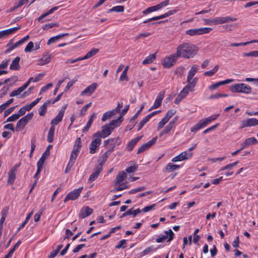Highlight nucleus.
Listing matches in <instances>:
<instances>
[{
    "instance_id": "nucleus-57",
    "label": "nucleus",
    "mask_w": 258,
    "mask_h": 258,
    "mask_svg": "<svg viewBox=\"0 0 258 258\" xmlns=\"http://www.w3.org/2000/svg\"><path fill=\"white\" fill-rule=\"evenodd\" d=\"M19 117V115H18L17 113H15L10 117H8L6 122L14 121L18 119Z\"/></svg>"
},
{
    "instance_id": "nucleus-13",
    "label": "nucleus",
    "mask_w": 258,
    "mask_h": 258,
    "mask_svg": "<svg viewBox=\"0 0 258 258\" xmlns=\"http://www.w3.org/2000/svg\"><path fill=\"white\" fill-rule=\"evenodd\" d=\"M82 189L83 187H81L78 189H75L72 191L69 192L64 199V202H66L69 200H75L77 199L80 196Z\"/></svg>"
},
{
    "instance_id": "nucleus-49",
    "label": "nucleus",
    "mask_w": 258,
    "mask_h": 258,
    "mask_svg": "<svg viewBox=\"0 0 258 258\" xmlns=\"http://www.w3.org/2000/svg\"><path fill=\"white\" fill-rule=\"evenodd\" d=\"M257 42V40H253L251 41H247L245 42H241V43H232L230 44L231 46H245L248 44L251 43L252 42Z\"/></svg>"
},
{
    "instance_id": "nucleus-9",
    "label": "nucleus",
    "mask_w": 258,
    "mask_h": 258,
    "mask_svg": "<svg viewBox=\"0 0 258 258\" xmlns=\"http://www.w3.org/2000/svg\"><path fill=\"white\" fill-rule=\"evenodd\" d=\"M114 130V127H110L109 125L106 124L102 126V130L97 132L95 134V136H98L100 139L101 138H105L109 136Z\"/></svg>"
},
{
    "instance_id": "nucleus-50",
    "label": "nucleus",
    "mask_w": 258,
    "mask_h": 258,
    "mask_svg": "<svg viewBox=\"0 0 258 258\" xmlns=\"http://www.w3.org/2000/svg\"><path fill=\"white\" fill-rule=\"evenodd\" d=\"M124 8L123 6H117L113 7L111 9L109 10V12H123Z\"/></svg>"
},
{
    "instance_id": "nucleus-46",
    "label": "nucleus",
    "mask_w": 258,
    "mask_h": 258,
    "mask_svg": "<svg viewBox=\"0 0 258 258\" xmlns=\"http://www.w3.org/2000/svg\"><path fill=\"white\" fill-rule=\"evenodd\" d=\"M177 11L178 10L176 9H174V10H173L171 11H169L165 13V14H164L162 15L159 16V19H161L165 18H167L171 15H174L177 12Z\"/></svg>"
},
{
    "instance_id": "nucleus-6",
    "label": "nucleus",
    "mask_w": 258,
    "mask_h": 258,
    "mask_svg": "<svg viewBox=\"0 0 258 258\" xmlns=\"http://www.w3.org/2000/svg\"><path fill=\"white\" fill-rule=\"evenodd\" d=\"M230 90L234 93L238 92L245 94H249L251 91L250 86L243 83L233 84L230 87Z\"/></svg>"
},
{
    "instance_id": "nucleus-41",
    "label": "nucleus",
    "mask_w": 258,
    "mask_h": 258,
    "mask_svg": "<svg viewBox=\"0 0 258 258\" xmlns=\"http://www.w3.org/2000/svg\"><path fill=\"white\" fill-rule=\"evenodd\" d=\"M115 115L114 112L113 110L107 111L103 114L102 117V121H105L108 119L110 118L111 116Z\"/></svg>"
},
{
    "instance_id": "nucleus-48",
    "label": "nucleus",
    "mask_w": 258,
    "mask_h": 258,
    "mask_svg": "<svg viewBox=\"0 0 258 258\" xmlns=\"http://www.w3.org/2000/svg\"><path fill=\"white\" fill-rule=\"evenodd\" d=\"M75 158H72L71 157L70 158V161L67 166L66 169L65 170V173H68L71 169L72 167L74 165L76 161Z\"/></svg>"
},
{
    "instance_id": "nucleus-4",
    "label": "nucleus",
    "mask_w": 258,
    "mask_h": 258,
    "mask_svg": "<svg viewBox=\"0 0 258 258\" xmlns=\"http://www.w3.org/2000/svg\"><path fill=\"white\" fill-rule=\"evenodd\" d=\"M219 116V114H216L212 115L207 118H204L203 119L200 120L197 124H196L195 126L191 127L190 131L192 132H195L201 128L205 127L208 124H209L213 120H215L217 119V118Z\"/></svg>"
},
{
    "instance_id": "nucleus-64",
    "label": "nucleus",
    "mask_w": 258,
    "mask_h": 258,
    "mask_svg": "<svg viewBox=\"0 0 258 258\" xmlns=\"http://www.w3.org/2000/svg\"><path fill=\"white\" fill-rule=\"evenodd\" d=\"M125 243H126V240H124V239L122 240L119 242L118 245H117L115 246V247L116 248H124L125 247L124 245L125 244Z\"/></svg>"
},
{
    "instance_id": "nucleus-11",
    "label": "nucleus",
    "mask_w": 258,
    "mask_h": 258,
    "mask_svg": "<svg viewBox=\"0 0 258 258\" xmlns=\"http://www.w3.org/2000/svg\"><path fill=\"white\" fill-rule=\"evenodd\" d=\"M101 140L98 136H95V134L93 135V140H92L90 147V153L94 154L96 152V149L99 147L101 144Z\"/></svg>"
},
{
    "instance_id": "nucleus-30",
    "label": "nucleus",
    "mask_w": 258,
    "mask_h": 258,
    "mask_svg": "<svg viewBox=\"0 0 258 258\" xmlns=\"http://www.w3.org/2000/svg\"><path fill=\"white\" fill-rule=\"evenodd\" d=\"M101 170V167L97 168L95 171L91 174L88 179V182H92V181H94L98 177Z\"/></svg>"
},
{
    "instance_id": "nucleus-52",
    "label": "nucleus",
    "mask_w": 258,
    "mask_h": 258,
    "mask_svg": "<svg viewBox=\"0 0 258 258\" xmlns=\"http://www.w3.org/2000/svg\"><path fill=\"white\" fill-rule=\"evenodd\" d=\"M185 33L186 34L191 36L199 35L198 28L188 30L186 31Z\"/></svg>"
},
{
    "instance_id": "nucleus-39",
    "label": "nucleus",
    "mask_w": 258,
    "mask_h": 258,
    "mask_svg": "<svg viewBox=\"0 0 258 258\" xmlns=\"http://www.w3.org/2000/svg\"><path fill=\"white\" fill-rule=\"evenodd\" d=\"M44 75L43 74H39L37 75L35 78L31 77L26 82V84H27V86H28L30 83L32 82H37L41 80Z\"/></svg>"
},
{
    "instance_id": "nucleus-38",
    "label": "nucleus",
    "mask_w": 258,
    "mask_h": 258,
    "mask_svg": "<svg viewBox=\"0 0 258 258\" xmlns=\"http://www.w3.org/2000/svg\"><path fill=\"white\" fill-rule=\"evenodd\" d=\"M55 126H51L47 135V141L49 143H51L53 141L54 135Z\"/></svg>"
},
{
    "instance_id": "nucleus-43",
    "label": "nucleus",
    "mask_w": 258,
    "mask_h": 258,
    "mask_svg": "<svg viewBox=\"0 0 258 258\" xmlns=\"http://www.w3.org/2000/svg\"><path fill=\"white\" fill-rule=\"evenodd\" d=\"M218 69L219 66L216 65L212 70L205 72L204 75L206 76L211 77L213 76L218 71Z\"/></svg>"
},
{
    "instance_id": "nucleus-22",
    "label": "nucleus",
    "mask_w": 258,
    "mask_h": 258,
    "mask_svg": "<svg viewBox=\"0 0 258 258\" xmlns=\"http://www.w3.org/2000/svg\"><path fill=\"white\" fill-rule=\"evenodd\" d=\"M20 28L21 26H19L18 27L0 31V39L4 38L5 37L8 36L9 35L15 33L16 31L20 29Z\"/></svg>"
},
{
    "instance_id": "nucleus-25",
    "label": "nucleus",
    "mask_w": 258,
    "mask_h": 258,
    "mask_svg": "<svg viewBox=\"0 0 258 258\" xmlns=\"http://www.w3.org/2000/svg\"><path fill=\"white\" fill-rule=\"evenodd\" d=\"M20 61V58L19 57H16L12 61V63L10 65V69L12 70H18L20 69V66L19 65V62Z\"/></svg>"
},
{
    "instance_id": "nucleus-37",
    "label": "nucleus",
    "mask_w": 258,
    "mask_h": 258,
    "mask_svg": "<svg viewBox=\"0 0 258 258\" xmlns=\"http://www.w3.org/2000/svg\"><path fill=\"white\" fill-rule=\"evenodd\" d=\"M257 143V140L254 138L251 137L246 139L244 142V147H249L254 144H256Z\"/></svg>"
},
{
    "instance_id": "nucleus-3",
    "label": "nucleus",
    "mask_w": 258,
    "mask_h": 258,
    "mask_svg": "<svg viewBox=\"0 0 258 258\" xmlns=\"http://www.w3.org/2000/svg\"><path fill=\"white\" fill-rule=\"evenodd\" d=\"M237 19L230 17H216L214 19H204L203 20L206 25H218L228 23L229 22H234L236 21Z\"/></svg>"
},
{
    "instance_id": "nucleus-56",
    "label": "nucleus",
    "mask_w": 258,
    "mask_h": 258,
    "mask_svg": "<svg viewBox=\"0 0 258 258\" xmlns=\"http://www.w3.org/2000/svg\"><path fill=\"white\" fill-rule=\"evenodd\" d=\"M55 26H58V24L57 23H49L44 25L42 27V29L44 30H48L50 28H51Z\"/></svg>"
},
{
    "instance_id": "nucleus-5",
    "label": "nucleus",
    "mask_w": 258,
    "mask_h": 258,
    "mask_svg": "<svg viewBox=\"0 0 258 258\" xmlns=\"http://www.w3.org/2000/svg\"><path fill=\"white\" fill-rule=\"evenodd\" d=\"M195 87V82H192L187 84L182 89V90L178 94L175 99V103L178 104L179 102L184 98L189 92L192 91Z\"/></svg>"
},
{
    "instance_id": "nucleus-1",
    "label": "nucleus",
    "mask_w": 258,
    "mask_h": 258,
    "mask_svg": "<svg viewBox=\"0 0 258 258\" xmlns=\"http://www.w3.org/2000/svg\"><path fill=\"white\" fill-rule=\"evenodd\" d=\"M197 47L190 43H183L176 48V53L179 57L184 58H192L197 53Z\"/></svg>"
},
{
    "instance_id": "nucleus-19",
    "label": "nucleus",
    "mask_w": 258,
    "mask_h": 258,
    "mask_svg": "<svg viewBox=\"0 0 258 258\" xmlns=\"http://www.w3.org/2000/svg\"><path fill=\"white\" fill-rule=\"evenodd\" d=\"M97 84L96 83H93L88 87H87L83 91H82L81 93V96L87 95L90 96L91 95L96 89L97 87Z\"/></svg>"
},
{
    "instance_id": "nucleus-32",
    "label": "nucleus",
    "mask_w": 258,
    "mask_h": 258,
    "mask_svg": "<svg viewBox=\"0 0 258 258\" xmlns=\"http://www.w3.org/2000/svg\"><path fill=\"white\" fill-rule=\"evenodd\" d=\"M99 52V49L93 48L88 51L87 54L82 58L83 60L88 59L95 55H96Z\"/></svg>"
},
{
    "instance_id": "nucleus-2",
    "label": "nucleus",
    "mask_w": 258,
    "mask_h": 258,
    "mask_svg": "<svg viewBox=\"0 0 258 258\" xmlns=\"http://www.w3.org/2000/svg\"><path fill=\"white\" fill-rule=\"evenodd\" d=\"M126 177L127 174L125 171H123L118 173L114 180V187L112 190L113 192L122 190L128 188V182H123Z\"/></svg>"
},
{
    "instance_id": "nucleus-14",
    "label": "nucleus",
    "mask_w": 258,
    "mask_h": 258,
    "mask_svg": "<svg viewBox=\"0 0 258 258\" xmlns=\"http://www.w3.org/2000/svg\"><path fill=\"white\" fill-rule=\"evenodd\" d=\"M81 146V138H78L75 142L73 150L72 151L70 157H71L73 159H76L78 155L79 154V153L80 152Z\"/></svg>"
},
{
    "instance_id": "nucleus-58",
    "label": "nucleus",
    "mask_w": 258,
    "mask_h": 258,
    "mask_svg": "<svg viewBox=\"0 0 258 258\" xmlns=\"http://www.w3.org/2000/svg\"><path fill=\"white\" fill-rule=\"evenodd\" d=\"M168 122V121L163 118L158 124L157 130H159L165 125V124Z\"/></svg>"
},
{
    "instance_id": "nucleus-10",
    "label": "nucleus",
    "mask_w": 258,
    "mask_h": 258,
    "mask_svg": "<svg viewBox=\"0 0 258 258\" xmlns=\"http://www.w3.org/2000/svg\"><path fill=\"white\" fill-rule=\"evenodd\" d=\"M199 70V67L197 65L194 64L191 66L189 70L187 77V83L190 84L192 82H195V86L196 85L198 81V78H195L193 79L194 76Z\"/></svg>"
},
{
    "instance_id": "nucleus-47",
    "label": "nucleus",
    "mask_w": 258,
    "mask_h": 258,
    "mask_svg": "<svg viewBox=\"0 0 258 258\" xmlns=\"http://www.w3.org/2000/svg\"><path fill=\"white\" fill-rule=\"evenodd\" d=\"M198 29L199 35H202L210 32L212 29L209 27L200 28Z\"/></svg>"
},
{
    "instance_id": "nucleus-60",
    "label": "nucleus",
    "mask_w": 258,
    "mask_h": 258,
    "mask_svg": "<svg viewBox=\"0 0 258 258\" xmlns=\"http://www.w3.org/2000/svg\"><path fill=\"white\" fill-rule=\"evenodd\" d=\"M21 44H22L20 40L18 41L15 44H14V45L11 46L9 49H8L6 51V53H8L9 52H10L12 50L14 49V48H16L17 47H18V46H19V45H20Z\"/></svg>"
},
{
    "instance_id": "nucleus-16",
    "label": "nucleus",
    "mask_w": 258,
    "mask_h": 258,
    "mask_svg": "<svg viewBox=\"0 0 258 258\" xmlns=\"http://www.w3.org/2000/svg\"><path fill=\"white\" fill-rule=\"evenodd\" d=\"M192 154L190 152H187L186 151L181 153L178 156L174 157L172 159V162L181 161L184 160H186L190 158Z\"/></svg>"
},
{
    "instance_id": "nucleus-17",
    "label": "nucleus",
    "mask_w": 258,
    "mask_h": 258,
    "mask_svg": "<svg viewBox=\"0 0 258 258\" xmlns=\"http://www.w3.org/2000/svg\"><path fill=\"white\" fill-rule=\"evenodd\" d=\"M93 212V210L88 206L83 207L80 210L79 217L81 219H84L90 215Z\"/></svg>"
},
{
    "instance_id": "nucleus-18",
    "label": "nucleus",
    "mask_w": 258,
    "mask_h": 258,
    "mask_svg": "<svg viewBox=\"0 0 258 258\" xmlns=\"http://www.w3.org/2000/svg\"><path fill=\"white\" fill-rule=\"evenodd\" d=\"M157 137L153 138L151 140L142 145L138 150V154H140L151 147L157 141Z\"/></svg>"
},
{
    "instance_id": "nucleus-42",
    "label": "nucleus",
    "mask_w": 258,
    "mask_h": 258,
    "mask_svg": "<svg viewBox=\"0 0 258 258\" xmlns=\"http://www.w3.org/2000/svg\"><path fill=\"white\" fill-rule=\"evenodd\" d=\"M179 165L173 164L172 163H168L165 167V170L170 172L179 168Z\"/></svg>"
},
{
    "instance_id": "nucleus-7",
    "label": "nucleus",
    "mask_w": 258,
    "mask_h": 258,
    "mask_svg": "<svg viewBox=\"0 0 258 258\" xmlns=\"http://www.w3.org/2000/svg\"><path fill=\"white\" fill-rule=\"evenodd\" d=\"M178 58V56L177 55L176 53L172 54L169 56L165 57L162 62L163 67L165 68H169L173 66L177 60Z\"/></svg>"
},
{
    "instance_id": "nucleus-29",
    "label": "nucleus",
    "mask_w": 258,
    "mask_h": 258,
    "mask_svg": "<svg viewBox=\"0 0 258 258\" xmlns=\"http://www.w3.org/2000/svg\"><path fill=\"white\" fill-rule=\"evenodd\" d=\"M50 155V151L48 150H46L44 153L42 154L41 157L40 158L39 161L37 162V164L39 165V166H43L45 160Z\"/></svg>"
},
{
    "instance_id": "nucleus-51",
    "label": "nucleus",
    "mask_w": 258,
    "mask_h": 258,
    "mask_svg": "<svg viewBox=\"0 0 258 258\" xmlns=\"http://www.w3.org/2000/svg\"><path fill=\"white\" fill-rule=\"evenodd\" d=\"M112 152V149H109L105 153H104L100 157V160L102 162H105L110 153Z\"/></svg>"
},
{
    "instance_id": "nucleus-36",
    "label": "nucleus",
    "mask_w": 258,
    "mask_h": 258,
    "mask_svg": "<svg viewBox=\"0 0 258 258\" xmlns=\"http://www.w3.org/2000/svg\"><path fill=\"white\" fill-rule=\"evenodd\" d=\"M50 103V101H47L44 103L39 109V114L41 116H43L47 110V107Z\"/></svg>"
},
{
    "instance_id": "nucleus-20",
    "label": "nucleus",
    "mask_w": 258,
    "mask_h": 258,
    "mask_svg": "<svg viewBox=\"0 0 258 258\" xmlns=\"http://www.w3.org/2000/svg\"><path fill=\"white\" fill-rule=\"evenodd\" d=\"M164 97V92H160L157 97L153 105L149 109V111L158 108L161 105L162 100Z\"/></svg>"
},
{
    "instance_id": "nucleus-15",
    "label": "nucleus",
    "mask_w": 258,
    "mask_h": 258,
    "mask_svg": "<svg viewBox=\"0 0 258 258\" xmlns=\"http://www.w3.org/2000/svg\"><path fill=\"white\" fill-rule=\"evenodd\" d=\"M258 124V120L255 118H249L243 120L241 121L239 128H243L245 127H251Z\"/></svg>"
},
{
    "instance_id": "nucleus-40",
    "label": "nucleus",
    "mask_w": 258,
    "mask_h": 258,
    "mask_svg": "<svg viewBox=\"0 0 258 258\" xmlns=\"http://www.w3.org/2000/svg\"><path fill=\"white\" fill-rule=\"evenodd\" d=\"M58 7H54L53 8H52V9H51L50 10H49L48 12H47L46 13L41 15L38 18V20L39 21H41L43 18H45L46 17H47V16H48L49 15L52 14L54 11L57 10L58 9Z\"/></svg>"
},
{
    "instance_id": "nucleus-54",
    "label": "nucleus",
    "mask_w": 258,
    "mask_h": 258,
    "mask_svg": "<svg viewBox=\"0 0 258 258\" xmlns=\"http://www.w3.org/2000/svg\"><path fill=\"white\" fill-rule=\"evenodd\" d=\"M34 46V43L32 41L29 42L25 48V52H30L32 51Z\"/></svg>"
},
{
    "instance_id": "nucleus-28",
    "label": "nucleus",
    "mask_w": 258,
    "mask_h": 258,
    "mask_svg": "<svg viewBox=\"0 0 258 258\" xmlns=\"http://www.w3.org/2000/svg\"><path fill=\"white\" fill-rule=\"evenodd\" d=\"M141 212V210L140 209H137L134 211H133L132 209H131L123 213L121 217H124L127 215H133V217H135L137 215L140 214Z\"/></svg>"
},
{
    "instance_id": "nucleus-55",
    "label": "nucleus",
    "mask_w": 258,
    "mask_h": 258,
    "mask_svg": "<svg viewBox=\"0 0 258 258\" xmlns=\"http://www.w3.org/2000/svg\"><path fill=\"white\" fill-rule=\"evenodd\" d=\"M172 0H165L160 4H158L159 9H162L163 7L167 6L169 4H171Z\"/></svg>"
},
{
    "instance_id": "nucleus-33",
    "label": "nucleus",
    "mask_w": 258,
    "mask_h": 258,
    "mask_svg": "<svg viewBox=\"0 0 258 258\" xmlns=\"http://www.w3.org/2000/svg\"><path fill=\"white\" fill-rule=\"evenodd\" d=\"M156 57V53L151 54L146 57V58L143 61L142 63L143 64H150L155 59Z\"/></svg>"
},
{
    "instance_id": "nucleus-53",
    "label": "nucleus",
    "mask_w": 258,
    "mask_h": 258,
    "mask_svg": "<svg viewBox=\"0 0 258 258\" xmlns=\"http://www.w3.org/2000/svg\"><path fill=\"white\" fill-rule=\"evenodd\" d=\"M176 112V110L174 109H170L168 111L164 118L168 121L170 118L175 114Z\"/></svg>"
},
{
    "instance_id": "nucleus-61",
    "label": "nucleus",
    "mask_w": 258,
    "mask_h": 258,
    "mask_svg": "<svg viewBox=\"0 0 258 258\" xmlns=\"http://www.w3.org/2000/svg\"><path fill=\"white\" fill-rule=\"evenodd\" d=\"M91 102L85 105L81 110L80 115H83L85 114L88 108L91 106Z\"/></svg>"
},
{
    "instance_id": "nucleus-31",
    "label": "nucleus",
    "mask_w": 258,
    "mask_h": 258,
    "mask_svg": "<svg viewBox=\"0 0 258 258\" xmlns=\"http://www.w3.org/2000/svg\"><path fill=\"white\" fill-rule=\"evenodd\" d=\"M68 35H69L68 33H62V34H60L58 35H56L55 36L52 37L50 39H49V40H48V41L47 42V45H49L50 44L56 42L57 40H58L60 38H61L64 36H68Z\"/></svg>"
},
{
    "instance_id": "nucleus-12",
    "label": "nucleus",
    "mask_w": 258,
    "mask_h": 258,
    "mask_svg": "<svg viewBox=\"0 0 258 258\" xmlns=\"http://www.w3.org/2000/svg\"><path fill=\"white\" fill-rule=\"evenodd\" d=\"M165 233L166 234L165 235H162L161 236L159 237L156 239V242H163L167 238L168 242H169L173 239L174 234L171 229H169L168 231H166Z\"/></svg>"
},
{
    "instance_id": "nucleus-44",
    "label": "nucleus",
    "mask_w": 258,
    "mask_h": 258,
    "mask_svg": "<svg viewBox=\"0 0 258 258\" xmlns=\"http://www.w3.org/2000/svg\"><path fill=\"white\" fill-rule=\"evenodd\" d=\"M110 140H113L112 142H110V146L111 148L110 149H112V151L114 150V148L115 145H119L121 143V141L118 137L115 138H110Z\"/></svg>"
},
{
    "instance_id": "nucleus-26",
    "label": "nucleus",
    "mask_w": 258,
    "mask_h": 258,
    "mask_svg": "<svg viewBox=\"0 0 258 258\" xmlns=\"http://www.w3.org/2000/svg\"><path fill=\"white\" fill-rule=\"evenodd\" d=\"M27 84H26V83L21 87H19L18 89H17L16 90H14L12 91L11 94H10V96L11 97H14L15 96H17L21 94L25 89H26L27 88Z\"/></svg>"
},
{
    "instance_id": "nucleus-21",
    "label": "nucleus",
    "mask_w": 258,
    "mask_h": 258,
    "mask_svg": "<svg viewBox=\"0 0 258 258\" xmlns=\"http://www.w3.org/2000/svg\"><path fill=\"white\" fill-rule=\"evenodd\" d=\"M52 58V56L51 54L49 52H46L42 55L41 58L38 60L37 64L39 66H44L48 63Z\"/></svg>"
},
{
    "instance_id": "nucleus-27",
    "label": "nucleus",
    "mask_w": 258,
    "mask_h": 258,
    "mask_svg": "<svg viewBox=\"0 0 258 258\" xmlns=\"http://www.w3.org/2000/svg\"><path fill=\"white\" fill-rule=\"evenodd\" d=\"M28 2V0H19L17 3L15 4V5L11 8L9 10V12H12L15 11L16 9L21 7L25 4Z\"/></svg>"
},
{
    "instance_id": "nucleus-59",
    "label": "nucleus",
    "mask_w": 258,
    "mask_h": 258,
    "mask_svg": "<svg viewBox=\"0 0 258 258\" xmlns=\"http://www.w3.org/2000/svg\"><path fill=\"white\" fill-rule=\"evenodd\" d=\"M150 35H151L150 33H140L138 35L136 36L135 37V41H136V40L140 39L141 38L146 37H148V36H149Z\"/></svg>"
},
{
    "instance_id": "nucleus-23",
    "label": "nucleus",
    "mask_w": 258,
    "mask_h": 258,
    "mask_svg": "<svg viewBox=\"0 0 258 258\" xmlns=\"http://www.w3.org/2000/svg\"><path fill=\"white\" fill-rule=\"evenodd\" d=\"M64 111L62 109H61L59 111L56 116L51 121V126H54L55 125L57 124L62 120V119L64 115Z\"/></svg>"
},
{
    "instance_id": "nucleus-45",
    "label": "nucleus",
    "mask_w": 258,
    "mask_h": 258,
    "mask_svg": "<svg viewBox=\"0 0 258 258\" xmlns=\"http://www.w3.org/2000/svg\"><path fill=\"white\" fill-rule=\"evenodd\" d=\"M173 128H174V127L172 126V123H169L167 125H166L165 126V127L164 128V130L161 132V133L159 135V136L161 137L164 134H168Z\"/></svg>"
},
{
    "instance_id": "nucleus-24",
    "label": "nucleus",
    "mask_w": 258,
    "mask_h": 258,
    "mask_svg": "<svg viewBox=\"0 0 258 258\" xmlns=\"http://www.w3.org/2000/svg\"><path fill=\"white\" fill-rule=\"evenodd\" d=\"M142 136L138 137L132 140L127 145L126 149L128 151H131L135 145L141 140Z\"/></svg>"
},
{
    "instance_id": "nucleus-63",
    "label": "nucleus",
    "mask_w": 258,
    "mask_h": 258,
    "mask_svg": "<svg viewBox=\"0 0 258 258\" xmlns=\"http://www.w3.org/2000/svg\"><path fill=\"white\" fill-rule=\"evenodd\" d=\"M93 121V120H92V119H89V120H88V122L87 123V124H86V126L83 130V132H85L88 131L89 128L91 126V124H92Z\"/></svg>"
},
{
    "instance_id": "nucleus-8",
    "label": "nucleus",
    "mask_w": 258,
    "mask_h": 258,
    "mask_svg": "<svg viewBox=\"0 0 258 258\" xmlns=\"http://www.w3.org/2000/svg\"><path fill=\"white\" fill-rule=\"evenodd\" d=\"M33 116V113L31 112L20 119L17 122L16 127V131H20L21 129L23 128L28 121L32 119Z\"/></svg>"
},
{
    "instance_id": "nucleus-35",
    "label": "nucleus",
    "mask_w": 258,
    "mask_h": 258,
    "mask_svg": "<svg viewBox=\"0 0 258 258\" xmlns=\"http://www.w3.org/2000/svg\"><path fill=\"white\" fill-rule=\"evenodd\" d=\"M122 121V117L120 116L117 119L112 120L109 124V126L114 128L116 127L119 126L120 123Z\"/></svg>"
},
{
    "instance_id": "nucleus-34",
    "label": "nucleus",
    "mask_w": 258,
    "mask_h": 258,
    "mask_svg": "<svg viewBox=\"0 0 258 258\" xmlns=\"http://www.w3.org/2000/svg\"><path fill=\"white\" fill-rule=\"evenodd\" d=\"M16 179V173L15 170H10L8 172V183L12 184Z\"/></svg>"
},
{
    "instance_id": "nucleus-62",
    "label": "nucleus",
    "mask_w": 258,
    "mask_h": 258,
    "mask_svg": "<svg viewBox=\"0 0 258 258\" xmlns=\"http://www.w3.org/2000/svg\"><path fill=\"white\" fill-rule=\"evenodd\" d=\"M146 189V187L145 186H141V187H140L139 188H136V189H132L130 191V194H135L137 192H139V191H143V190H144L145 189Z\"/></svg>"
}]
</instances>
